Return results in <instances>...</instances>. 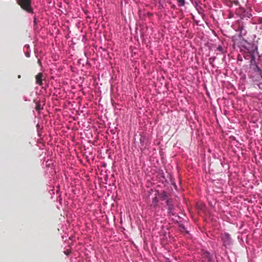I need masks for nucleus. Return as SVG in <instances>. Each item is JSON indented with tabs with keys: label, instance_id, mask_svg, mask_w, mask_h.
<instances>
[{
	"label": "nucleus",
	"instance_id": "f257e3e1",
	"mask_svg": "<svg viewBox=\"0 0 262 262\" xmlns=\"http://www.w3.org/2000/svg\"><path fill=\"white\" fill-rule=\"evenodd\" d=\"M243 47L250 54L251 61H255L256 57L258 56L257 46L253 43L246 42Z\"/></svg>",
	"mask_w": 262,
	"mask_h": 262
},
{
	"label": "nucleus",
	"instance_id": "f03ea898",
	"mask_svg": "<svg viewBox=\"0 0 262 262\" xmlns=\"http://www.w3.org/2000/svg\"><path fill=\"white\" fill-rule=\"evenodd\" d=\"M242 17L240 20H238L236 23L232 25L233 28L236 31L239 32V36L241 37L244 36L247 34V31L245 29Z\"/></svg>",
	"mask_w": 262,
	"mask_h": 262
},
{
	"label": "nucleus",
	"instance_id": "7ed1b4c3",
	"mask_svg": "<svg viewBox=\"0 0 262 262\" xmlns=\"http://www.w3.org/2000/svg\"><path fill=\"white\" fill-rule=\"evenodd\" d=\"M31 0H17L18 4L28 13H33V9L31 6Z\"/></svg>",
	"mask_w": 262,
	"mask_h": 262
},
{
	"label": "nucleus",
	"instance_id": "20e7f679",
	"mask_svg": "<svg viewBox=\"0 0 262 262\" xmlns=\"http://www.w3.org/2000/svg\"><path fill=\"white\" fill-rule=\"evenodd\" d=\"M221 238L224 246L226 247L230 245L231 243V238L229 234L224 233L222 234Z\"/></svg>",
	"mask_w": 262,
	"mask_h": 262
},
{
	"label": "nucleus",
	"instance_id": "39448f33",
	"mask_svg": "<svg viewBox=\"0 0 262 262\" xmlns=\"http://www.w3.org/2000/svg\"><path fill=\"white\" fill-rule=\"evenodd\" d=\"M170 200H167L166 201V205L168 206V213L172 215H174L175 213L173 212L172 206L170 204Z\"/></svg>",
	"mask_w": 262,
	"mask_h": 262
},
{
	"label": "nucleus",
	"instance_id": "423d86ee",
	"mask_svg": "<svg viewBox=\"0 0 262 262\" xmlns=\"http://www.w3.org/2000/svg\"><path fill=\"white\" fill-rule=\"evenodd\" d=\"M252 23L254 24H260L262 23V17H255L252 19Z\"/></svg>",
	"mask_w": 262,
	"mask_h": 262
},
{
	"label": "nucleus",
	"instance_id": "0eeeda50",
	"mask_svg": "<svg viewBox=\"0 0 262 262\" xmlns=\"http://www.w3.org/2000/svg\"><path fill=\"white\" fill-rule=\"evenodd\" d=\"M42 75L40 73L38 74L36 76V83L40 85L42 84Z\"/></svg>",
	"mask_w": 262,
	"mask_h": 262
},
{
	"label": "nucleus",
	"instance_id": "6e6552de",
	"mask_svg": "<svg viewBox=\"0 0 262 262\" xmlns=\"http://www.w3.org/2000/svg\"><path fill=\"white\" fill-rule=\"evenodd\" d=\"M158 202V199L157 196L154 198L152 200V203L151 206L153 207H156L157 206Z\"/></svg>",
	"mask_w": 262,
	"mask_h": 262
},
{
	"label": "nucleus",
	"instance_id": "1a4fd4ad",
	"mask_svg": "<svg viewBox=\"0 0 262 262\" xmlns=\"http://www.w3.org/2000/svg\"><path fill=\"white\" fill-rule=\"evenodd\" d=\"M204 255L205 256H206L207 258L208 261H211L212 257H211V256L210 255V254L209 252H206L204 253Z\"/></svg>",
	"mask_w": 262,
	"mask_h": 262
},
{
	"label": "nucleus",
	"instance_id": "9d476101",
	"mask_svg": "<svg viewBox=\"0 0 262 262\" xmlns=\"http://www.w3.org/2000/svg\"><path fill=\"white\" fill-rule=\"evenodd\" d=\"M178 6L180 7L184 6L185 3V0H177Z\"/></svg>",
	"mask_w": 262,
	"mask_h": 262
},
{
	"label": "nucleus",
	"instance_id": "9b49d317",
	"mask_svg": "<svg viewBox=\"0 0 262 262\" xmlns=\"http://www.w3.org/2000/svg\"><path fill=\"white\" fill-rule=\"evenodd\" d=\"M252 16V14L249 12H245L243 14V17H247L248 18H250Z\"/></svg>",
	"mask_w": 262,
	"mask_h": 262
},
{
	"label": "nucleus",
	"instance_id": "f8f14e48",
	"mask_svg": "<svg viewBox=\"0 0 262 262\" xmlns=\"http://www.w3.org/2000/svg\"><path fill=\"white\" fill-rule=\"evenodd\" d=\"M217 50L220 51L221 53L224 52L223 49L222 47L220 45L218 46V47H217Z\"/></svg>",
	"mask_w": 262,
	"mask_h": 262
},
{
	"label": "nucleus",
	"instance_id": "ddd939ff",
	"mask_svg": "<svg viewBox=\"0 0 262 262\" xmlns=\"http://www.w3.org/2000/svg\"><path fill=\"white\" fill-rule=\"evenodd\" d=\"M35 109L36 110V111H40L41 109L40 107V104L39 103H37L36 104Z\"/></svg>",
	"mask_w": 262,
	"mask_h": 262
},
{
	"label": "nucleus",
	"instance_id": "4468645a",
	"mask_svg": "<svg viewBox=\"0 0 262 262\" xmlns=\"http://www.w3.org/2000/svg\"><path fill=\"white\" fill-rule=\"evenodd\" d=\"M25 55L27 57H29L30 56V51H27L26 53H25Z\"/></svg>",
	"mask_w": 262,
	"mask_h": 262
},
{
	"label": "nucleus",
	"instance_id": "2eb2a0df",
	"mask_svg": "<svg viewBox=\"0 0 262 262\" xmlns=\"http://www.w3.org/2000/svg\"><path fill=\"white\" fill-rule=\"evenodd\" d=\"M64 253L66 255H68L70 253V251L69 250H67L64 251Z\"/></svg>",
	"mask_w": 262,
	"mask_h": 262
},
{
	"label": "nucleus",
	"instance_id": "dca6fc26",
	"mask_svg": "<svg viewBox=\"0 0 262 262\" xmlns=\"http://www.w3.org/2000/svg\"><path fill=\"white\" fill-rule=\"evenodd\" d=\"M24 47L28 49L30 48V46L29 45H26Z\"/></svg>",
	"mask_w": 262,
	"mask_h": 262
},
{
	"label": "nucleus",
	"instance_id": "f3484780",
	"mask_svg": "<svg viewBox=\"0 0 262 262\" xmlns=\"http://www.w3.org/2000/svg\"><path fill=\"white\" fill-rule=\"evenodd\" d=\"M37 62H38V63L40 66H41V61H40V60L39 59H38V61H37Z\"/></svg>",
	"mask_w": 262,
	"mask_h": 262
},
{
	"label": "nucleus",
	"instance_id": "a211bd4d",
	"mask_svg": "<svg viewBox=\"0 0 262 262\" xmlns=\"http://www.w3.org/2000/svg\"><path fill=\"white\" fill-rule=\"evenodd\" d=\"M162 194L163 195V196L166 195V193H165V192H163V193H162Z\"/></svg>",
	"mask_w": 262,
	"mask_h": 262
}]
</instances>
